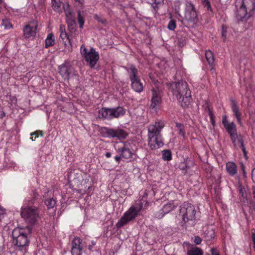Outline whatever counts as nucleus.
<instances>
[{
    "instance_id": "nucleus-2",
    "label": "nucleus",
    "mask_w": 255,
    "mask_h": 255,
    "mask_svg": "<svg viewBox=\"0 0 255 255\" xmlns=\"http://www.w3.org/2000/svg\"><path fill=\"white\" fill-rule=\"evenodd\" d=\"M236 17L238 21H246L254 13V0H236Z\"/></svg>"
},
{
    "instance_id": "nucleus-14",
    "label": "nucleus",
    "mask_w": 255,
    "mask_h": 255,
    "mask_svg": "<svg viewBox=\"0 0 255 255\" xmlns=\"http://www.w3.org/2000/svg\"><path fill=\"white\" fill-rule=\"evenodd\" d=\"M59 40L65 46L66 49L68 51L72 50V43L67 33L66 32L65 26L61 24L59 27Z\"/></svg>"
},
{
    "instance_id": "nucleus-6",
    "label": "nucleus",
    "mask_w": 255,
    "mask_h": 255,
    "mask_svg": "<svg viewBox=\"0 0 255 255\" xmlns=\"http://www.w3.org/2000/svg\"><path fill=\"white\" fill-rule=\"evenodd\" d=\"M51 5L52 9L57 12H60L63 9H64L66 16V22L69 26H73L75 24L73 13L68 9L69 5L65 6L64 3L61 0H51Z\"/></svg>"
},
{
    "instance_id": "nucleus-4",
    "label": "nucleus",
    "mask_w": 255,
    "mask_h": 255,
    "mask_svg": "<svg viewBox=\"0 0 255 255\" xmlns=\"http://www.w3.org/2000/svg\"><path fill=\"white\" fill-rule=\"evenodd\" d=\"M29 227H17L13 229L12 235L13 243L18 247H24L28 244L27 236L30 233Z\"/></svg>"
},
{
    "instance_id": "nucleus-17",
    "label": "nucleus",
    "mask_w": 255,
    "mask_h": 255,
    "mask_svg": "<svg viewBox=\"0 0 255 255\" xmlns=\"http://www.w3.org/2000/svg\"><path fill=\"white\" fill-rule=\"evenodd\" d=\"M164 127V123L163 121H156L154 123L151 124L148 126L147 135H161L160 132Z\"/></svg>"
},
{
    "instance_id": "nucleus-11",
    "label": "nucleus",
    "mask_w": 255,
    "mask_h": 255,
    "mask_svg": "<svg viewBox=\"0 0 255 255\" xmlns=\"http://www.w3.org/2000/svg\"><path fill=\"white\" fill-rule=\"evenodd\" d=\"M101 133L104 137L108 138H116L118 139H122L126 138L127 132L123 129L112 128L107 127H103L101 129Z\"/></svg>"
},
{
    "instance_id": "nucleus-26",
    "label": "nucleus",
    "mask_w": 255,
    "mask_h": 255,
    "mask_svg": "<svg viewBox=\"0 0 255 255\" xmlns=\"http://www.w3.org/2000/svg\"><path fill=\"white\" fill-rule=\"evenodd\" d=\"M55 43V38L52 33H49L45 40V47L48 48L53 45Z\"/></svg>"
},
{
    "instance_id": "nucleus-32",
    "label": "nucleus",
    "mask_w": 255,
    "mask_h": 255,
    "mask_svg": "<svg viewBox=\"0 0 255 255\" xmlns=\"http://www.w3.org/2000/svg\"><path fill=\"white\" fill-rule=\"evenodd\" d=\"M1 25L4 26L5 29H9L12 27L11 24L7 19H2Z\"/></svg>"
},
{
    "instance_id": "nucleus-49",
    "label": "nucleus",
    "mask_w": 255,
    "mask_h": 255,
    "mask_svg": "<svg viewBox=\"0 0 255 255\" xmlns=\"http://www.w3.org/2000/svg\"><path fill=\"white\" fill-rule=\"evenodd\" d=\"M37 195H38V194L36 193H34V198H35L36 197Z\"/></svg>"
},
{
    "instance_id": "nucleus-20",
    "label": "nucleus",
    "mask_w": 255,
    "mask_h": 255,
    "mask_svg": "<svg viewBox=\"0 0 255 255\" xmlns=\"http://www.w3.org/2000/svg\"><path fill=\"white\" fill-rule=\"evenodd\" d=\"M177 206V204L174 202H170L165 204L163 208L156 214L155 216L158 219H161L166 214L173 210Z\"/></svg>"
},
{
    "instance_id": "nucleus-19",
    "label": "nucleus",
    "mask_w": 255,
    "mask_h": 255,
    "mask_svg": "<svg viewBox=\"0 0 255 255\" xmlns=\"http://www.w3.org/2000/svg\"><path fill=\"white\" fill-rule=\"evenodd\" d=\"M43 196L44 198V203L47 206L48 209H53L56 205V200L53 198H51L53 195V192L51 190L45 188L43 190Z\"/></svg>"
},
{
    "instance_id": "nucleus-34",
    "label": "nucleus",
    "mask_w": 255,
    "mask_h": 255,
    "mask_svg": "<svg viewBox=\"0 0 255 255\" xmlns=\"http://www.w3.org/2000/svg\"><path fill=\"white\" fill-rule=\"evenodd\" d=\"M78 21L80 25V28H83L84 24V20L83 16L81 14L80 11L78 12Z\"/></svg>"
},
{
    "instance_id": "nucleus-39",
    "label": "nucleus",
    "mask_w": 255,
    "mask_h": 255,
    "mask_svg": "<svg viewBox=\"0 0 255 255\" xmlns=\"http://www.w3.org/2000/svg\"><path fill=\"white\" fill-rule=\"evenodd\" d=\"M209 115L210 116V119L212 124L213 126H214L215 125V121L214 118V115L210 110H209Z\"/></svg>"
},
{
    "instance_id": "nucleus-27",
    "label": "nucleus",
    "mask_w": 255,
    "mask_h": 255,
    "mask_svg": "<svg viewBox=\"0 0 255 255\" xmlns=\"http://www.w3.org/2000/svg\"><path fill=\"white\" fill-rule=\"evenodd\" d=\"M203 253L202 250L197 247H193L191 249L188 250L187 255H203Z\"/></svg>"
},
{
    "instance_id": "nucleus-29",
    "label": "nucleus",
    "mask_w": 255,
    "mask_h": 255,
    "mask_svg": "<svg viewBox=\"0 0 255 255\" xmlns=\"http://www.w3.org/2000/svg\"><path fill=\"white\" fill-rule=\"evenodd\" d=\"M205 57L209 64L212 65L214 62V57L212 52L210 50L206 51L205 52Z\"/></svg>"
},
{
    "instance_id": "nucleus-1",
    "label": "nucleus",
    "mask_w": 255,
    "mask_h": 255,
    "mask_svg": "<svg viewBox=\"0 0 255 255\" xmlns=\"http://www.w3.org/2000/svg\"><path fill=\"white\" fill-rule=\"evenodd\" d=\"M169 87L173 94L180 102L182 107L185 108L190 104L191 101V92L186 82H172L169 84Z\"/></svg>"
},
{
    "instance_id": "nucleus-47",
    "label": "nucleus",
    "mask_w": 255,
    "mask_h": 255,
    "mask_svg": "<svg viewBox=\"0 0 255 255\" xmlns=\"http://www.w3.org/2000/svg\"><path fill=\"white\" fill-rule=\"evenodd\" d=\"M105 155L107 158H109L111 156V153L110 152H106Z\"/></svg>"
},
{
    "instance_id": "nucleus-23",
    "label": "nucleus",
    "mask_w": 255,
    "mask_h": 255,
    "mask_svg": "<svg viewBox=\"0 0 255 255\" xmlns=\"http://www.w3.org/2000/svg\"><path fill=\"white\" fill-rule=\"evenodd\" d=\"M232 141L236 148H241L244 153L246 154V151L244 145L243 140L241 136L237 134L231 136Z\"/></svg>"
},
{
    "instance_id": "nucleus-24",
    "label": "nucleus",
    "mask_w": 255,
    "mask_h": 255,
    "mask_svg": "<svg viewBox=\"0 0 255 255\" xmlns=\"http://www.w3.org/2000/svg\"><path fill=\"white\" fill-rule=\"evenodd\" d=\"M231 108H232V110L235 116L236 117V118L238 122L239 123V124L240 125H241L242 124V122H241L242 113L239 111V108L237 103L234 100L232 101Z\"/></svg>"
},
{
    "instance_id": "nucleus-42",
    "label": "nucleus",
    "mask_w": 255,
    "mask_h": 255,
    "mask_svg": "<svg viewBox=\"0 0 255 255\" xmlns=\"http://www.w3.org/2000/svg\"><path fill=\"white\" fill-rule=\"evenodd\" d=\"M211 252L212 255H219L218 252L214 249H211Z\"/></svg>"
},
{
    "instance_id": "nucleus-28",
    "label": "nucleus",
    "mask_w": 255,
    "mask_h": 255,
    "mask_svg": "<svg viewBox=\"0 0 255 255\" xmlns=\"http://www.w3.org/2000/svg\"><path fill=\"white\" fill-rule=\"evenodd\" d=\"M122 157L125 159H129L132 156V152L129 149L124 147L122 150Z\"/></svg>"
},
{
    "instance_id": "nucleus-21",
    "label": "nucleus",
    "mask_w": 255,
    "mask_h": 255,
    "mask_svg": "<svg viewBox=\"0 0 255 255\" xmlns=\"http://www.w3.org/2000/svg\"><path fill=\"white\" fill-rule=\"evenodd\" d=\"M82 249L81 239L78 237L74 238L72 242V255H82Z\"/></svg>"
},
{
    "instance_id": "nucleus-33",
    "label": "nucleus",
    "mask_w": 255,
    "mask_h": 255,
    "mask_svg": "<svg viewBox=\"0 0 255 255\" xmlns=\"http://www.w3.org/2000/svg\"><path fill=\"white\" fill-rule=\"evenodd\" d=\"M202 2L205 7L207 8L208 11H212V9L209 0H201Z\"/></svg>"
},
{
    "instance_id": "nucleus-5",
    "label": "nucleus",
    "mask_w": 255,
    "mask_h": 255,
    "mask_svg": "<svg viewBox=\"0 0 255 255\" xmlns=\"http://www.w3.org/2000/svg\"><path fill=\"white\" fill-rule=\"evenodd\" d=\"M142 208V203L141 202H139L136 203L135 205L131 206L129 209L124 214L121 219L117 222L116 224L117 227L120 228L135 219Z\"/></svg>"
},
{
    "instance_id": "nucleus-46",
    "label": "nucleus",
    "mask_w": 255,
    "mask_h": 255,
    "mask_svg": "<svg viewBox=\"0 0 255 255\" xmlns=\"http://www.w3.org/2000/svg\"><path fill=\"white\" fill-rule=\"evenodd\" d=\"M76 1L78 2L80 4L82 5L84 3V0H75Z\"/></svg>"
},
{
    "instance_id": "nucleus-22",
    "label": "nucleus",
    "mask_w": 255,
    "mask_h": 255,
    "mask_svg": "<svg viewBox=\"0 0 255 255\" xmlns=\"http://www.w3.org/2000/svg\"><path fill=\"white\" fill-rule=\"evenodd\" d=\"M222 123L227 132L230 134V136L237 134L236 126L235 124L233 122L229 123L226 115L223 116Z\"/></svg>"
},
{
    "instance_id": "nucleus-8",
    "label": "nucleus",
    "mask_w": 255,
    "mask_h": 255,
    "mask_svg": "<svg viewBox=\"0 0 255 255\" xmlns=\"http://www.w3.org/2000/svg\"><path fill=\"white\" fill-rule=\"evenodd\" d=\"M80 52L91 68H93L99 59V53L93 48L87 49L84 45H81Z\"/></svg>"
},
{
    "instance_id": "nucleus-12",
    "label": "nucleus",
    "mask_w": 255,
    "mask_h": 255,
    "mask_svg": "<svg viewBox=\"0 0 255 255\" xmlns=\"http://www.w3.org/2000/svg\"><path fill=\"white\" fill-rule=\"evenodd\" d=\"M152 93L150 108L156 112L159 109L162 102V87L159 83L158 85L155 84V87L152 89Z\"/></svg>"
},
{
    "instance_id": "nucleus-37",
    "label": "nucleus",
    "mask_w": 255,
    "mask_h": 255,
    "mask_svg": "<svg viewBox=\"0 0 255 255\" xmlns=\"http://www.w3.org/2000/svg\"><path fill=\"white\" fill-rule=\"evenodd\" d=\"M222 36L223 38V40L225 41L227 37V27L224 25L222 27Z\"/></svg>"
},
{
    "instance_id": "nucleus-31",
    "label": "nucleus",
    "mask_w": 255,
    "mask_h": 255,
    "mask_svg": "<svg viewBox=\"0 0 255 255\" xmlns=\"http://www.w3.org/2000/svg\"><path fill=\"white\" fill-rule=\"evenodd\" d=\"M176 128L178 131V133L182 135L184 138L185 137V131L184 126L182 124L180 123L176 124Z\"/></svg>"
},
{
    "instance_id": "nucleus-16",
    "label": "nucleus",
    "mask_w": 255,
    "mask_h": 255,
    "mask_svg": "<svg viewBox=\"0 0 255 255\" xmlns=\"http://www.w3.org/2000/svg\"><path fill=\"white\" fill-rule=\"evenodd\" d=\"M37 27L36 21H30L25 25L23 29L24 37L26 38L34 37L36 34Z\"/></svg>"
},
{
    "instance_id": "nucleus-48",
    "label": "nucleus",
    "mask_w": 255,
    "mask_h": 255,
    "mask_svg": "<svg viewBox=\"0 0 255 255\" xmlns=\"http://www.w3.org/2000/svg\"><path fill=\"white\" fill-rule=\"evenodd\" d=\"M189 167L188 166H187V163H186V165H185V167H183L182 169H187L189 168Z\"/></svg>"
},
{
    "instance_id": "nucleus-13",
    "label": "nucleus",
    "mask_w": 255,
    "mask_h": 255,
    "mask_svg": "<svg viewBox=\"0 0 255 255\" xmlns=\"http://www.w3.org/2000/svg\"><path fill=\"white\" fill-rule=\"evenodd\" d=\"M185 18L190 22H195L197 19V12L195 5L190 1L185 3Z\"/></svg>"
},
{
    "instance_id": "nucleus-30",
    "label": "nucleus",
    "mask_w": 255,
    "mask_h": 255,
    "mask_svg": "<svg viewBox=\"0 0 255 255\" xmlns=\"http://www.w3.org/2000/svg\"><path fill=\"white\" fill-rule=\"evenodd\" d=\"M162 158L165 161H170L172 159L171 152L169 150H164L162 152Z\"/></svg>"
},
{
    "instance_id": "nucleus-44",
    "label": "nucleus",
    "mask_w": 255,
    "mask_h": 255,
    "mask_svg": "<svg viewBox=\"0 0 255 255\" xmlns=\"http://www.w3.org/2000/svg\"><path fill=\"white\" fill-rule=\"evenodd\" d=\"M252 178L254 182H255V168L252 171Z\"/></svg>"
},
{
    "instance_id": "nucleus-7",
    "label": "nucleus",
    "mask_w": 255,
    "mask_h": 255,
    "mask_svg": "<svg viewBox=\"0 0 255 255\" xmlns=\"http://www.w3.org/2000/svg\"><path fill=\"white\" fill-rule=\"evenodd\" d=\"M125 114V110L121 107L115 108H103L99 111V117L107 120L118 118Z\"/></svg>"
},
{
    "instance_id": "nucleus-25",
    "label": "nucleus",
    "mask_w": 255,
    "mask_h": 255,
    "mask_svg": "<svg viewBox=\"0 0 255 255\" xmlns=\"http://www.w3.org/2000/svg\"><path fill=\"white\" fill-rule=\"evenodd\" d=\"M226 169L230 175L233 176L237 173V166L234 162H228L226 164Z\"/></svg>"
},
{
    "instance_id": "nucleus-45",
    "label": "nucleus",
    "mask_w": 255,
    "mask_h": 255,
    "mask_svg": "<svg viewBox=\"0 0 255 255\" xmlns=\"http://www.w3.org/2000/svg\"><path fill=\"white\" fill-rule=\"evenodd\" d=\"M121 157H122V155H121V156H115V160H116V161H117V162H120V159H121Z\"/></svg>"
},
{
    "instance_id": "nucleus-10",
    "label": "nucleus",
    "mask_w": 255,
    "mask_h": 255,
    "mask_svg": "<svg viewBox=\"0 0 255 255\" xmlns=\"http://www.w3.org/2000/svg\"><path fill=\"white\" fill-rule=\"evenodd\" d=\"M128 72L129 74V79L132 89L136 92L140 93L143 91V86L137 76V70L134 66L131 65L129 67Z\"/></svg>"
},
{
    "instance_id": "nucleus-18",
    "label": "nucleus",
    "mask_w": 255,
    "mask_h": 255,
    "mask_svg": "<svg viewBox=\"0 0 255 255\" xmlns=\"http://www.w3.org/2000/svg\"><path fill=\"white\" fill-rule=\"evenodd\" d=\"M59 72L65 79H68L71 76L75 74L73 67L69 63H65L59 66Z\"/></svg>"
},
{
    "instance_id": "nucleus-41",
    "label": "nucleus",
    "mask_w": 255,
    "mask_h": 255,
    "mask_svg": "<svg viewBox=\"0 0 255 255\" xmlns=\"http://www.w3.org/2000/svg\"><path fill=\"white\" fill-rule=\"evenodd\" d=\"M194 242L196 245H199L201 243L202 240L199 236H196Z\"/></svg>"
},
{
    "instance_id": "nucleus-43",
    "label": "nucleus",
    "mask_w": 255,
    "mask_h": 255,
    "mask_svg": "<svg viewBox=\"0 0 255 255\" xmlns=\"http://www.w3.org/2000/svg\"><path fill=\"white\" fill-rule=\"evenodd\" d=\"M31 135L32 136L31 139L32 140H33V138L34 136L35 138H36V137H37L38 136V132L36 131L34 133H32L31 134Z\"/></svg>"
},
{
    "instance_id": "nucleus-36",
    "label": "nucleus",
    "mask_w": 255,
    "mask_h": 255,
    "mask_svg": "<svg viewBox=\"0 0 255 255\" xmlns=\"http://www.w3.org/2000/svg\"><path fill=\"white\" fill-rule=\"evenodd\" d=\"M239 190L240 194L242 195V196L243 198H246L247 194L245 189L242 185H240L239 186Z\"/></svg>"
},
{
    "instance_id": "nucleus-35",
    "label": "nucleus",
    "mask_w": 255,
    "mask_h": 255,
    "mask_svg": "<svg viewBox=\"0 0 255 255\" xmlns=\"http://www.w3.org/2000/svg\"><path fill=\"white\" fill-rule=\"evenodd\" d=\"M167 27L170 30H174L176 28V23L175 21L171 20L168 23Z\"/></svg>"
},
{
    "instance_id": "nucleus-15",
    "label": "nucleus",
    "mask_w": 255,
    "mask_h": 255,
    "mask_svg": "<svg viewBox=\"0 0 255 255\" xmlns=\"http://www.w3.org/2000/svg\"><path fill=\"white\" fill-rule=\"evenodd\" d=\"M148 144L152 150L160 148L164 144L161 135H148Z\"/></svg>"
},
{
    "instance_id": "nucleus-38",
    "label": "nucleus",
    "mask_w": 255,
    "mask_h": 255,
    "mask_svg": "<svg viewBox=\"0 0 255 255\" xmlns=\"http://www.w3.org/2000/svg\"><path fill=\"white\" fill-rule=\"evenodd\" d=\"M5 214V210L2 208L1 206H0V221H1Z\"/></svg>"
},
{
    "instance_id": "nucleus-40",
    "label": "nucleus",
    "mask_w": 255,
    "mask_h": 255,
    "mask_svg": "<svg viewBox=\"0 0 255 255\" xmlns=\"http://www.w3.org/2000/svg\"><path fill=\"white\" fill-rule=\"evenodd\" d=\"M6 8L5 4L3 2L2 0H0V12L4 13L3 8Z\"/></svg>"
},
{
    "instance_id": "nucleus-9",
    "label": "nucleus",
    "mask_w": 255,
    "mask_h": 255,
    "mask_svg": "<svg viewBox=\"0 0 255 255\" xmlns=\"http://www.w3.org/2000/svg\"><path fill=\"white\" fill-rule=\"evenodd\" d=\"M195 214V207L191 203L184 202L180 206V215L185 222L194 220Z\"/></svg>"
},
{
    "instance_id": "nucleus-3",
    "label": "nucleus",
    "mask_w": 255,
    "mask_h": 255,
    "mask_svg": "<svg viewBox=\"0 0 255 255\" xmlns=\"http://www.w3.org/2000/svg\"><path fill=\"white\" fill-rule=\"evenodd\" d=\"M34 203L33 200L26 198L21 207V216L29 224H34L38 217L37 208L31 205Z\"/></svg>"
}]
</instances>
